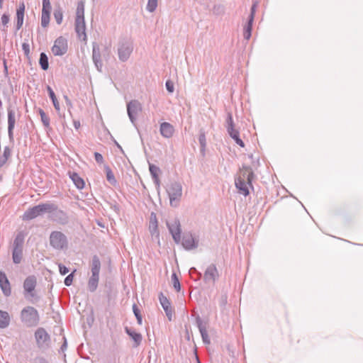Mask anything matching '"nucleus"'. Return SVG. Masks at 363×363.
I'll return each mask as SVG.
<instances>
[{
	"label": "nucleus",
	"instance_id": "nucleus-1",
	"mask_svg": "<svg viewBox=\"0 0 363 363\" xmlns=\"http://www.w3.org/2000/svg\"><path fill=\"white\" fill-rule=\"evenodd\" d=\"M21 322L27 328L36 327L40 323V315L33 306L24 307L20 313Z\"/></svg>",
	"mask_w": 363,
	"mask_h": 363
},
{
	"label": "nucleus",
	"instance_id": "nucleus-2",
	"mask_svg": "<svg viewBox=\"0 0 363 363\" xmlns=\"http://www.w3.org/2000/svg\"><path fill=\"white\" fill-rule=\"evenodd\" d=\"M37 284V279L34 275L28 276L23 281V295L25 298L29 302L34 303L39 300L35 291Z\"/></svg>",
	"mask_w": 363,
	"mask_h": 363
},
{
	"label": "nucleus",
	"instance_id": "nucleus-3",
	"mask_svg": "<svg viewBox=\"0 0 363 363\" xmlns=\"http://www.w3.org/2000/svg\"><path fill=\"white\" fill-rule=\"evenodd\" d=\"M75 32L79 38L83 37V40H86V25L84 21V6L82 2L77 5L76 18H75Z\"/></svg>",
	"mask_w": 363,
	"mask_h": 363
},
{
	"label": "nucleus",
	"instance_id": "nucleus-4",
	"mask_svg": "<svg viewBox=\"0 0 363 363\" xmlns=\"http://www.w3.org/2000/svg\"><path fill=\"white\" fill-rule=\"evenodd\" d=\"M50 209L51 206H50V202L39 203L38 205L28 208L23 213L22 220L25 221L31 220L46 213H48Z\"/></svg>",
	"mask_w": 363,
	"mask_h": 363
},
{
	"label": "nucleus",
	"instance_id": "nucleus-5",
	"mask_svg": "<svg viewBox=\"0 0 363 363\" xmlns=\"http://www.w3.org/2000/svg\"><path fill=\"white\" fill-rule=\"evenodd\" d=\"M50 245L55 250H63L68 247L67 236L61 231L55 230L51 232L49 237Z\"/></svg>",
	"mask_w": 363,
	"mask_h": 363
},
{
	"label": "nucleus",
	"instance_id": "nucleus-6",
	"mask_svg": "<svg viewBox=\"0 0 363 363\" xmlns=\"http://www.w3.org/2000/svg\"><path fill=\"white\" fill-rule=\"evenodd\" d=\"M167 192L169 198L171 206L177 207L182 196V184L177 182H171L167 188Z\"/></svg>",
	"mask_w": 363,
	"mask_h": 363
},
{
	"label": "nucleus",
	"instance_id": "nucleus-7",
	"mask_svg": "<svg viewBox=\"0 0 363 363\" xmlns=\"http://www.w3.org/2000/svg\"><path fill=\"white\" fill-rule=\"evenodd\" d=\"M51 209L49 210L48 213L50 214L49 218L54 222H56L60 225H67L69 221L68 214L58 208V206L53 203H50Z\"/></svg>",
	"mask_w": 363,
	"mask_h": 363
},
{
	"label": "nucleus",
	"instance_id": "nucleus-8",
	"mask_svg": "<svg viewBox=\"0 0 363 363\" xmlns=\"http://www.w3.org/2000/svg\"><path fill=\"white\" fill-rule=\"evenodd\" d=\"M225 127L228 135L235 140L236 144L240 146L241 147H244L245 143L240 138L239 130L235 128V123L233 122V116L232 113L230 112H228L227 114Z\"/></svg>",
	"mask_w": 363,
	"mask_h": 363
},
{
	"label": "nucleus",
	"instance_id": "nucleus-9",
	"mask_svg": "<svg viewBox=\"0 0 363 363\" xmlns=\"http://www.w3.org/2000/svg\"><path fill=\"white\" fill-rule=\"evenodd\" d=\"M133 50L132 42L123 40L120 42L118 48V58L121 62H126Z\"/></svg>",
	"mask_w": 363,
	"mask_h": 363
},
{
	"label": "nucleus",
	"instance_id": "nucleus-10",
	"mask_svg": "<svg viewBox=\"0 0 363 363\" xmlns=\"http://www.w3.org/2000/svg\"><path fill=\"white\" fill-rule=\"evenodd\" d=\"M35 338L39 348L45 349L49 347L50 336L45 328H38L35 332Z\"/></svg>",
	"mask_w": 363,
	"mask_h": 363
},
{
	"label": "nucleus",
	"instance_id": "nucleus-11",
	"mask_svg": "<svg viewBox=\"0 0 363 363\" xmlns=\"http://www.w3.org/2000/svg\"><path fill=\"white\" fill-rule=\"evenodd\" d=\"M255 177V173L251 167L242 165L240 169V174L235 179H241L242 181H247V184L252 190H254L252 180Z\"/></svg>",
	"mask_w": 363,
	"mask_h": 363
},
{
	"label": "nucleus",
	"instance_id": "nucleus-12",
	"mask_svg": "<svg viewBox=\"0 0 363 363\" xmlns=\"http://www.w3.org/2000/svg\"><path fill=\"white\" fill-rule=\"evenodd\" d=\"M67 40L62 37H58L54 42L52 47V52L55 56H62L67 52Z\"/></svg>",
	"mask_w": 363,
	"mask_h": 363
},
{
	"label": "nucleus",
	"instance_id": "nucleus-13",
	"mask_svg": "<svg viewBox=\"0 0 363 363\" xmlns=\"http://www.w3.org/2000/svg\"><path fill=\"white\" fill-rule=\"evenodd\" d=\"M167 226L172 238L176 243H179L181 241V224L178 218H174L172 222H167Z\"/></svg>",
	"mask_w": 363,
	"mask_h": 363
},
{
	"label": "nucleus",
	"instance_id": "nucleus-14",
	"mask_svg": "<svg viewBox=\"0 0 363 363\" xmlns=\"http://www.w3.org/2000/svg\"><path fill=\"white\" fill-rule=\"evenodd\" d=\"M8 113V135L10 142L13 143V130L16 124V113L11 105L7 107Z\"/></svg>",
	"mask_w": 363,
	"mask_h": 363
},
{
	"label": "nucleus",
	"instance_id": "nucleus-15",
	"mask_svg": "<svg viewBox=\"0 0 363 363\" xmlns=\"http://www.w3.org/2000/svg\"><path fill=\"white\" fill-rule=\"evenodd\" d=\"M42 3L41 26L43 28H47L50 23L52 6L50 0H43Z\"/></svg>",
	"mask_w": 363,
	"mask_h": 363
},
{
	"label": "nucleus",
	"instance_id": "nucleus-16",
	"mask_svg": "<svg viewBox=\"0 0 363 363\" xmlns=\"http://www.w3.org/2000/svg\"><path fill=\"white\" fill-rule=\"evenodd\" d=\"M141 109V104L137 100H132L127 104L128 115L132 123H135L137 115Z\"/></svg>",
	"mask_w": 363,
	"mask_h": 363
},
{
	"label": "nucleus",
	"instance_id": "nucleus-17",
	"mask_svg": "<svg viewBox=\"0 0 363 363\" xmlns=\"http://www.w3.org/2000/svg\"><path fill=\"white\" fill-rule=\"evenodd\" d=\"M196 323L201 333L203 342L205 345H209L211 340L207 332V323L203 322L199 315L196 317Z\"/></svg>",
	"mask_w": 363,
	"mask_h": 363
},
{
	"label": "nucleus",
	"instance_id": "nucleus-18",
	"mask_svg": "<svg viewBox=\"0 0 363 363\" xmlns=\"http://www.w3.org/2000/svg\"><path fill=\"white\" fill-rule=\"evenodd\" d=\"M219 277V273L214 264H210L206 269L203 274V280L206 283H215Z\"/></svg>",
	"mask_w": 363,
	"mask_h": 363
},
{
	"label": "nucleus",
	"instance_id": "nucleus-19",
	"mask_svg": "<svg viewBox=\"0 0 363 363\" xmlns=\"http://www.w3.org/2000/svg\"><path fill=\"white\" fill-rule=\"evenodd\" d=\"M256 7H257V2H255L252 5L251 10H250V14L249 16L247 23L244 28L243 37L247 40H248L251 37L252 23L254 21Z\"/></svg>",
	"mask_w": 363,
	"mask_h": 363
},
{
	"label": "nucleus",
	"instance_id": "nucleus-20",
	"mask_svg": "<svg viewBox=\"0 0 363 363\" xmlns=\"http://www.w3.org/2000/svg\"><path fill=\"white\" fill-rule=\"evenodd\" d=\"M92 60L99 72H102L103 63L101 61V55L100 48L97 43L94 42L92 44Z\"/></svg>",
	"mask_w": 363,
	"mask_h": 363
},
{
	"label": "nucleus",
	"instance_id": "nucleus-21",
	"mask_svg": "<svg viewBox=\"0 0 363 363\" xmlns=\"http://www.w3.org/2000/svg\"><path fill=\"white\" fill-rule=\"evenodd\" d=\"M160 303L163 308L166 315L169 321L172 320L174 309L171 306L169 300L162 294L159 295Z\"/></svg>",
	"mask_w": 363,
	"mask_h": 363
},
{
	"label": "nucleus",
	"instance_id": "nucleus-22",
	"mask_svg": "<svg viewBox=\"0 0 363 363\" xmlns=\"http://www.w3.org/2000/svg\"><path fill=\"white\" fill-rule=\"evenodd\" d=\"M182 244L186 250H191L199 246V240H196L191 233H184L182 237Z\"/></svg>",
	"mask_w": 363,
	"mask_h": 363
},
{
	"label": "nucleus",
	"instance_id": "nucleus-23",
	"mask_svg": "<svg viewBox=\"0 0 363 363\" xmlns=\"http://www.w3.org/2000/svg\"><path fill=\"white\" fill-rule=\"evenodd\" d=\"M0 288L3 294L8 297L11 294L10 282L4 272L0 271Z\"/></svg>",
	"mask_w": 363,
	"mask_h": 363
},
{
	"label": "nucleus",
	"instance_id": "nucleus-24",
	"mask_svg": "<svg viewBox=\"0 0 363 363\" xmlns=\"http://www.w3.org/2000/svg\"><path fill=\"white\" fill-rule=\"evenodd\" d=\"M26 235L27 233L24 230L18 232L12 244V250H23Z\"/></svg>",
	"mask_w": 363,
	"mask_h": 363
},
{
	"label": "nucleus",
	"instance_id": "nucleus-25",
	"mask_svg": "<svg viewBox=\"0 0 363 363\" xmlns=\"http://www.w3.org/2000/svg\"><path fill=\"white\" fill-rule=\"evenodd\" d=\"M125 332L133 340V347H138L141 344L143 337L140 333H137L135 330L128 326L125 327Z\"/></svg>",
	"mask_w": 363,
	"mask_h": 363
},
{
	"label": "nucleus",
	"instance_id": "nucleus-26",
	"mask_svg": "<svg viewBox=\"0 0 363 363\" xmlns=\"http://www.w3.org/2000/svg\"><path fill=\"white\" fill-rule=\"evenodd\" d=\"M160 132L164 138H170L174 133V128L171 123L163 122L160 124Z\"/></svg>",
	"mask_w": 363,
	"mask_h": 363
},
{
	"label": "nucleus",
	"instance_id": "nucleus-27",
	"mask_svg": "<svg viewBox=\"0 0 363 363\" xmlns=\"http://www.w3.org/2000/svg\"><path fill=\"white\" fill-rule=\"evenodd\" d=\"M235 185L238 190L240 194L247 196L250 194V189L247 181H242L241 179H235Z\"/></svg>",
	"mask_w": 363,
	"mask_h": 363
},
{
	"label": "nucleus",
	"instance_id": "nucleus-28",
	"mask_svg": "<svg viewBox=\"0 0 363 363\" xmlns=\"http://www.w3.org/2000/svg\"><path fill=\"white\" fill-rule=\"evenodd\" d=\"M149 230L152 236H159L158 222L156 213L152 212L150 218Z\"/></svg>",
	"mask_w": 363,
	"mask_h": 363
},
{
	"label": "nucleus",
	"instance_id": "nucleus-29",
	"mask_svg": "<svg viewBox=\"0 0 363 363\" xmlns=\"http://www.w3.org/2000/svg\"><path fill=\"white\" fill-rule=\"evenodd\" d=\"M149 170L157 189H159L160 186L159 178V174L161 172L160 169L153 164H149Z\"/></svg>",
	"mask_w": 363,
	"mask_h": 363
},
{
	"label": "nucleus",
	"instance_id": "nucleus-30",
	"mask_svg": "<svg viewBox=\"0 0 363 363\" xmlns=\"http://www.w3.org/2000/svg\"><path fill=\"white\" fill-rule=\"evenodd\" d=\"M101 269V262L97 255H94L91 264V275L99 276Z\"/></svg>",
	"mask_w": 363,
	"mask_h": 363
},
{
	"label": "nucleus",
	"instance_id": "nucleus-31",
	"mask_svg": "<svg viewBox=\"0 0 363 363\" xmlns=\"http://www.w3.org/2000/svg\"><path fill=\"white\" fill-rule=\"evenodd\" d=\"M69 177L78 189H82L85 183L84 179L76 172H69Z\"/></svg>",
	"mask_w": 363,
	"mask_h": 363
},
{
	"label": "nucleus",
	"instance_id": "nucleus-32",
	"mask_svg": "<svg viewBox=\"0 0 363 363\" xmlns=\"http://www.w3.org/2000/svg\"><path fill=\"white\" fill-rule=\"evenodd\" d=\"M38 113L40 116V120L41 122L45 127V129L47 131H50L52 130V128L50 126V117L45 113V112L40 108H38Z\"/></svg>",
	"mask_w": 363,
	"mask_h": 363
},
{
	"label": "nucleus",
	"instance_id": "nucleus-33",
	"mask_svg": "<svg viewBox=\"0 0 363 363\" xmlns=\"http://www.w3.org/2000/svg\"><path fill=\"white\" fill-rule=\"evenodd\" d=\"M11 318L8 312L0 310V328H6L10 324Z\"/></svg>",
	"mask_w": 363,
	"mask_h": 363
},
{
	"label": "nucleus",
	"instance_id": "nucleus-34",
	"mask_svg": "<svg viewBox=\"0 0 363 363\" xmlns=\"http://www.w3.org/2000/svg\"><path fill=\"white\" fill-rule=\"evenodd\" d=\"M53 15L56 23L60 25L63 20V9L60 4L55 6Z\"/></svg>",
	"mask_w": 363,
	"mask_h": 363
},
{
	"label": "nucleus",
	"instance_id": "nucleus-35",
	"mask_svg": "<svg viewBox=\"0 0 363 363\" xmlns=\"http://www.w3.org/2000/svg\"><path fill=\"white\" fill-rule=\"evenodd\" d=\"M99 280V276L91 275L88 281V288L91 292L96 290Z\"/></svg>",
	"mask_w": 363,
	"mask_h": 363
},
{
	"label": "nucleus",
	"instance_id": "nucleus-36",
	"mask_svg": "<svg viewBox=\"0 0 363 363\" xmlns=\"http://www.w3.org/2000/svg\"><path fill=\"white\" fill-rule=\"evenodd\" d=\"M11 156V148L8 146L4 147L3 155H0V168L4 166V164L6 163L7 160Z\"/></svg>",
	"mask_w": 363,
	"mask_h": 363
},
{
	"label": "nucleus",
	"instance_id": "nucleus-37",
	"mask_svg": "<svg viewBox=\"0 0 363 363\" xmlns=\"http://www.w3.org/2000/svg\"><path fill=\"white\" fill-rule=\"evenodd\" d=\"M47 91H48L49 97L51 99L55 110L57 111H59L60 109V104H59V101L56 97V95H55L54 91L50 86H47Z\"/></svg>",
	"mask_w": 363,
	"mask_h": 363
},
{
	"label": "nucleus",
	"instance_id": "nucleus-38",
	"mask_svg": "<svg viewBox=\"0 0 363 363\" xmlns=\"http://www.w3.org/2000/svg\"><path fill=\"white\" fill-rule=\"evenodd\" d=\"M23 250H12V259L16 264H20L23 259Z\"/></svg>",
	"mask_w": 363,
	"mask_h": 363
},
{
	"label": "nucleus",
	"instance_id": "nucleus-39",
	"mask_svg": "<svg viewBox=\"0 0 363 363\" xmlns=\"http://www.w3.org/2000/svg\"><path fill=\"white\" fill-rule=\"evenodd\" d=\"M39 64L41 69L46 71L49 67L48 57L45 52H41L40 55Z\"/></svg>",
	"mask_w": 363,
	"mask_h": 363
},
{
	"label": "nucleus",
	"instance_id": "nucleus-40",
	"mask_svg": "<svg viewBox=\"0 0 363 363\" xmlns=\"http://www.w3.org/2000/svg\"><path fill=\"white\" fill-rule=\"evenodd\" d=\"M10 21V15L9 13H4L1 18V25L0 26V29L3 32H6L8 28V23Z\"/></svg>",
	"mask_w": 363,
	"mask_h": 363
},
{
	"label": "nucleus",
	"instance_id": "nucleus-41",
	"mask_svg": "<svg viewBox=\"0 0 363 363\" xmlns=\"http://www.w3.org/2000/svg\"><path fill=\"white\" fill-rule=\"evenodd\" d=\"M106 176L107 181L112 185H115L117 181L114 177V174L111 169L108 166H105Z\"/></svg>",
	"mask_w": 363,
	"mask_h": 363
},
{
	"label": "nucleus",
	"instance_id": "nucleus-42",
	"mask_svg": "<svg viewBox=\"0 0 363 363\" xmlns=\"http://www.w3.org/2000/svg\"><path fill=\"white\" fill-rule=\"evenodd\" d=\"M199 142L201 147V152H204L206 147V134L203 130H201L199 135Z\"/></svg>",
	"mask_w": 363,
	"mask_h": 363
},
{
	"label": "nucleus",
	"instance_id": "nucleus-43",
	"mask_svg": "<svg viewBox=\"0 0 363 363\" xmlns=\"http://www.w3.org/2000/svg\"><path fill=\"white\" fill-rule=\"evenodd\" d=\"M133 313L137 319V322L138 323V325H142V322H143V317H142V315H141V313H140V310L139 309V308L138 307V306L134 303L133 305Z\"/></svg>",
	"mask_w": 363,
	"mask_h": 363
},
{
	"label": "nucleus",
	"instance_id": "nucleus-44",
	"mask_svg": "<svg viewBox=\"0 0 363 363\" xmlns=\"http://www.w3.org/2000/svg\"><path fill=\"white\" fill-rule=\"evenodd\" d=\"M171 279H172V282L173 287L174 288V289L177 292L180 291V290H181V284H180V282L179 281V278H178V277H177V274L175 272L172 273Z\"/></svg>",
	"mask_w": 363,
	"mask_h": 363
},
{
	"label": "nucleus",
	"instance_id": "nucleus-45",
	"mask_svg": "<svg viewBox=\"0 0 363 363\" xmlns=\"http://www.w3.org/2000/svg\"><path fill=\"white\" fill-rule=\"evenodd\" d=\"M157 6V0H148L146 9L149 12L152 13L156 10Z\"/></svg>",
	"mask_w": 363,
	"mask_h": 363
},
{
	"label": "nucleus",
	"instance_id": "nucleus-46",
	"mask_svg": "<svg viewBox=\"0 0 363 363\" xmlns=\"http://www.w3.org/2000/svg\"><path fill=\"white\" fill-rule=\"evenodd\" d=\"M75 271L76 270H74V272H72V273H70L69 275H67L65 277V281H64L65 286H69L72 284L73 279H74V274Z\"/></svg>",
	"mask_w": 363,
	"mask_h": 363
},
{
	"label": "nucleus",
	"instance_id": "nucleus-47",
	"mask_svg": "<svg viewBox=\"0 0 363 363\" xmlns=\"http://www.w3.org/2000/svg\"><path fill=\"white\" fill-rule=\"evenodd\" d=\"M165 86L168 92L173 93L174 91V85L172 81L168 79L166 81Z\"/></svg>",
	"mask_w": 363,
	"mask_h": 363
},
{
	"label": "nucleus",
	"instance_id": "nucleus-48",
	"mask_svg": "<svg viewBox=\"0 0 363 363\" xmlns=\"http://www.w3.org/2000/svg\"><path fill=\"white\" fill-rule=\"evenodd\" d=\"M22 49L27 58H30V45L28 43H23L22 44Z\"/></svg>",
	"mask_w": 363,
	"mask_h": 363
},
{
	"label": "nucleus",
	"instance_id": "nucleus-49",
	"mask_svg": "<svg viewBox=\"0 0 363 363\" xmlns=\"http://www.w3.org/2000/svg\"><path fill=\"white\" fill-rule=\"evenodd\" d=\"M58 267H59V272L60 273V274L62 275H65L66 274H67L69 272V269L63 265L62 264L60 263L58 264Z\"/></svg>",
	"mask_w": 363,
	"mask_h": 363
},
{
	"label": "nucleus",
	"instance_id": "nucleus-50",
	"mask_svg": "<svg viewBox=\"0 0 363 363\" xmlns=\"http://www.w3.org/2000/svg\"><path fill=\"white\" fill-rule=\"evenodd\" d=\"M94 158L98 164H102L104 162V157L99 152H94Z\"/></svg>",
	"mask_w": 363,
	"mask_h": 363
},
{
	"label": "nucleus",
	"instance_id": "nucleus-51",
	"mask_svg": "<svg viewBox=\"0 0 363 363\" xmlns=\"http://www.w3.org/2000/svg\"><path fill=\"white\" fill-rule=\"evenodd\" d=\"M33 363H49L48 361L43 357H36L34 360Z\"/></svg>",
	"mask_w": 363,
	"mask_h": 363
},
{
	"label": "nucleus",
	"instance_id": "nucleus-52",
	"mask_svg": "<svg viewBox=\"0 0 363 363\" xmlns=\"http://www.w3.org/2000/svg\"><path fill=\"white\" fill-rule=\"evenodd\" d=\"M23 19L24 18L16 19V30H18L22 27V26L23 24Z\"/></svg>",
	"mask_w": 363,
	"mask_h": 363
},
{
	"label": "nucleus",
	"instance_id": "nucleus-53",
	"mask_svg": "<svg viewBox=\"0 0 363 363\" xmlns=\"http://www.w3.org/2000/svg\"><path fill=\"white\" fill-rule=\"evenodd\" d=\"M194 273L198 274V279H199L201 277V273L199 272L195 267L190 268V269H189L190 275H191Z\"/></svg>",
	"mask_w": 363,
	"mask_h": 363
},
{
	"label": "nucleus",
	"instance_id": "nucleus-54",
	"mask_svg": "<svg viewBox=\"0 0 363 363\" xmlns=\"http://www.w3.org/2000/svg\"><path fill=\"white\" fill-rule=\"evenodd\" d=\"M64 99L65 100V103L68 108H71L72 107V104L71 102V100L69 99V97L66 95L64 96Z\"/></svg>",
	"mask_w": 363,
	"mask_h": 363
},
{
	"label": "nucleus",
	"instance_id": "nucleus-55",
	"mask_svg": "<svg viewBox=\"0 0 363 363\" xmlns=\"http://www.w3.org/2000/svg\"><path fill=\"white\" fill-rule=\"evenodd\" d=\"M16 11L25 12V4L24 2H20Z\"/></svg>",
	"mask_w": 363,
	"mask_h": 363
},
{
	"label": "nucleus",
	"instance_id": "nucleus-56",
	"mask_svg": "<svg viewBox=\"0 0 363 363\" xmlns=\"http://www.w3.org/2000/svg\"><path fill=\"white\" fill-rule=\"evenodd\" d=\"M220 303V305L223 306L226 304V303H227V296L226 295H223L221 296Z\"/></svg>",
	"mask_w": 363,
	"mask_h": 363
},
{
	"label": "nucleus",
	"instance_id": "nucleus-57",
	"mask_svg": "<svg viewBox=\"0 0 363 363\" xmlns=\"http://www.w3.org/2000/svg\"><path fill=\"white\" fill-rule=\"evenodd\" d=\"M3 63H4V72L6 75H7L8 74V67H7L6 59H4Z\"/></svg>",
	"mask_w": 363,
	"mask_h": 363
},
{
	"label": "nucleus",
	"instance_id": "nucleus-58",
	"mask_svg": "<svg viewBox=\"0 0 363 363\" xmlns=\"http://www.w3.org/2000/svg\"><path fill=\"white\" fill-rule=\"evenodd\" d=\"M24 18V12L16 11V19Z\"/></svg>",
	"mask_w": 363,
	"mask_h": 363
},
{
	"label": "nucleus",
	"instance_id": "nucleus-59",
	"mask_svg": "<svg viewBox=\"0 0 363 363\" xmlns=\"http://www.w3.org/2000/svg\"><path fill=\"white\" fill-rule=\"evenodd\" d=\"M73 124L76 129L79 128V127H80V121H74Z\"/></svg>",
	"mask_w": 363,
	"mask_h": 363
},
{
	"label": "nucleus",
	"instance_id": "nucleus-60",
	"mask_svg": "<svg viewBox=\"0 0 363 363\" xmlns=\"http://www.w3.org/2000/svg\"><path fill=\"white\" fill-rule=\"evenodd\" d=\"M112 208L114 209V211L118 212L119 211V206L118 205H114Z\"/></svg>",
	"mask_w": 363,
	"mask_h": 363
},
{
	"label": "nucleus",
	"instance_id": "nucleus-61",
	"mask_svg": "<svg viewBox=\"0 0 363 363\" xmlns=\"http://www.w3.org/2000/svg\"><path fill=\"white\" fill-rule=\"evenodd\" d=\"M114 143L121 150H122L121 146L116 140H114Z\"/></svg>",
	"mask_w": 363,
	"mask_h": 363
},
{
	"label": "nucleus",
	"instance_id": "nucleus-62",
	"mask_svg": "<svg viewBox=\"0 0 363 363\" xmlns=\"http://www.w3.org/2000/svg\"><path fill=\"white\" fill-rule=\"evenodd\" d=\"M67 347V342L66 340L65 341L64 344L62 345L61 347V349L63 350L64 348H65Z\"/></svg>",
	"mask_w": 363,
	"mask_h": 363
},
{
	"label": "nucleus",
	"instance_id": "nucleus-63",
	"mask_svg": "<svg viewBox=\"0 0 363 363\" xmlns=\"http://www.w3.org/2000/svg\"><path fill=\"white\" fill-rule=\"evenodd\" d=\"M4 0H0V9L3 8Z\"/></svg>",
	"mask_w": 363,
	"mask_h": 363
},
{
	"label": "nucleus",
	"instance_id": "nucleus-64",
	"mask_svg": "<svg viewBox=\"0 0 363 363\" xmlns=\"http://www.w3.org/2000/svg\"><path fill=\"white\" fill-rule=\"evenodd\" d=\"M197 362L201 363L200 360L199 359L198 357H196Z\"/></svg>",
	"mask_w": 363,
	"mask_h": 363
}]
</instances>
